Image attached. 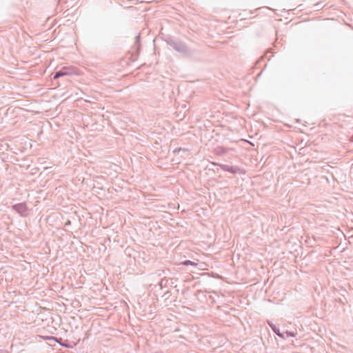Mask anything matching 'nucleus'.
Masks as SVG:
<instances>
[{"label":"nucleus","instance_id":"obj_1","mask_svg":"<svg viewBox=\"0 0 353 353\" xmlns=\"http://www.w3.org/2000/svg\"><path fill=\"white\" fill-rule=\"evenodd\" d=\"M168 45L172 47L174 50L184 54L189 52V48L188 46L179 39L169 37L165 40Z\"/></svg>","mask_w":353,"mask_h":353},{"label":"nucleus","instance_id":"obj_2","mask_svg":"<svg viewBox=\"0 0 353 353\" xmlns=\"http://www.w3.org/2000/svg\"><path fill=\"white\" fill-rule=\"evenodd\" d=\"M214 165L219 166L221 170L232 174H243V170L239 166H233L218 163H213Z\"/></svg>","mask_w":353,"mask_h":353},{"label":"nucleus","instance_id":"obj_3","mask_svg":"<svg viewBox=\"0 0 353 353\" xmlns=\"http://www.w3.org/2000/svg\"><path fill=\"white\" fill-rule=\"evenodd\" d=\"M11 208L23 217H26L28 215V208L26 203H19L14 204L11 206Z\"/></svg>","mask_w":353,"mask_h":353},{"label":"nucleus","instance_id":"obj_4","mask_svg":"<svg viewBox=\"0 0 353 353\" xmlns=\"http://www.w3.org/2000/svg\"><path fill=\"white\" fill-rule=\"evenodd\" d=\"M267 323L276 335L281 339H285L284 334H282V332H280V330L272 321H268Z\"/></svg>","mask_w":353,"mask_h":353},{"label":"nucleus","instance_id":"obj_5","mask_svg":"<svg viewBox=\"0 0 353 353\" xmlns=\"http://www.w3.org/2000/svg\"><path fill=\"white\" fill-rule=\"evenodd\" d=\"M230 150V148H224L222 146H219V147H216V148H214V153L216 155L221 156V155H223L224 154H225Z\"/></svg>","mask_w":353,"mask_h":353},{"label":"nucleus","instance_id":"obj_6","mask_svg":"<svg viewBox=\"0 0 353 353\" xmlns=\"http://www.w3.org/2000/svg\"><path fill=\"white\" fill-rule=\"evenodd\" d=\"M134 48L135 49V54L137 56L139 54L141 45H140V35H137L135 38V42L134 45Z\"/></svg>","mask_w":353,"mask_h":353},{"label":"nucleus","instance_id":"obj_7","mask_svg":"<svg viewBox=\"0 0 353 353\" xmlns=\"http://www.w3.org/2000/svg\"><path fill=\"white\" fill-rule=\"evenodd\" d=\"M60 70L61 71V73H63V77L70 76L74 73L73 69L70 68L63 67V68H61Z\"/></svg>","mask_w":353,"mask_h":353},{"label":"nucleus","instance_id":"obj_8","mask_svg":"<svg viewBox=\"0 0 353 353\" xmlns=\"http://www.w3.org/2000/svg\"><path fill=\"white\" fill-rule=\"evenodd\" d=\"M181 264L183 265H185V266H188V265L196 266L197 265L196 263L190 260H185V261H182L181 263Z\"/></svg>","mask_w":353,"mask_h":353},{"label":"nucleus","instance_id":"obj_9","mask_svg":"<svg viewBox=\"0 0 353 353\" xmlns=\"http://www.w3.org/2000/svg\"><path fill=\"white\" fill-rule=\"evenodd\" d=\"M46 339L49 341H54L57 343H58L59 344L63 343V342H62L63 339L61 338H57L54 336H47Z\"/></svg>","mask_w":353,"mask_h":353},{"label":"nucleus","instance_id":"obj_10","mask_svg":"<svg viewBox=\"0 0 353 353\" xmlns=\"http://www.w3.org/2000/svg\"><path fill=\"white\" fill-rule=\"evenodd\" d=\"M63 77V73H61V70H59L54 72V74H53V79H59V77Z\"/></svg>","mask_w":353,"mask_h":353},{"label":"nucleus","instance_id":"obj_11","mask_svg":"<svg viewBox=\"0 0 353 353\" xmlns=\"http://www.w3.org/2000/svg\"><path fill=\"white\" fill-rule=\"evenodd\" d=\"M283 334H284L285 338L294 337L296 336V333L291 331H285Z\"/></svg>","mask_w":353,"mask_h":353},{"label":"nucleus","instance_id":"obj_12","mask_svg":"<svg viewBox=\"0 0 353 353\" xmlns=\"http://www.w3.org/2000/svg\"><path fill=\"white\" fill-rule=\"evenodd\" d=\"M166 283H167V280L165 279H161L159 283V285L161 287V288H162L163 286H165L166 285Z\"/></svg>","mask_w":353,"mask_h":353},{"label":"nucleus","instance_id":"obj_13","mask_svg":"<svg viewBox=\"0 0 353 353\" xmlns=\"http://www.w3.org/2000/svg\"><path fill=\"white\" fill-rule=\"evenodd\" d=\"M181 151L186 152V151H188V150H187V149H185V148H175V149L173 150V152H174V153H179V152H181Z\"/></svg>","mask_w":353,"mask_h":353},{"label":"nucleus","instance_id":"obj_14","mask_svg":"<svg viewBox=\"0 0 353 353\" xmlns=\"http://www.w3.org/2000/svg\"><path fill=\"white\" fill-rule=\"evenodd\" d=\"M60 345L67 348H71L72 347L67 341L63 342V343H60Z\"/></svg>","mask_w":353,"mask_h":353},{"label":"nucleus","instance_id":"obj_15","mask_svg":"<svg viewBox=\"0 0 353 353\" xmlns=\"http://www.w3.org/2000/svg\"><path fill=\"white\" fill-rule=\"evenodd\" d=\"M0 353H10L7 350L0 349Z\"/></svg>","mask_w":353,"mask_h":353},{"label":"nucleus","instance_id":"obj_16","mask_svg":"<svg viewBox=\"0 0 353 353\" xmlns=\"http://www.w3.org/2000/svg\"><path fill=\"white\" fill-rule=\"evenodd\" d=\"M350 141H353V137L350 139Z\"/></svg>","mask_w":353,"mask_h":353},{"label":"nucleus","instance_id":"obj_17","mask_svg":"<svg viewBox=\"0 0 353 353\" xmlns=\"http://www.w3.org/2000/svg\"><path fill=\"white\" fill-rule=\"evenodd\" d=\"M197 292H198V293H200V292H201V290H197Z\"/></svg>","mask_w":353,"mask_h":353}]
</instances>
